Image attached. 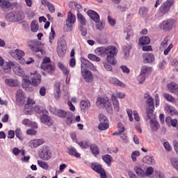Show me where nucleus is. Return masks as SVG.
<instances>
[{
    "instance_id": "obj_1",
    "label": "nucleus",
    "mask_w": 178,
    "mask_h": 178,
    "mask_svg": "<svg viewBox=\"0 0 178 178\" xmlns=\"http://www.w3.org/2000/svg\"><path fill=\"white\" fill-rule=\"evenodd\" d=\"M95 54L100 56H102V55H106V62L113 66H115V65L118 63V61L115 58L118 55V50L115 46L110 45L106 47H97L95 49Z\"/></svg>"
},
{
    "instance_id": "obj_2",
    "label": "nucleus",
    "mask_w": 178,
    "mask_h": 178,
    "mask_svg": "<svg viewBox=\"0 0 178 178\" xmlns=\"http://www.w3.org/2000/svg\"><path fill=\"white\" fill-rule=\"evenodd\" d=\"M81 75L86 81H91L92 74H91L87 69H90V70H93V72H97V67H95L92 63L90 62L88 59L84 58H81Z\"/></svg>"
},
{
    "instance_id": "obj_3",
    "label": "nucleus",
    "mask_w": 178,
    "mask_h": 178,
    "mask_svg": "<svg viewBox=\"0 0 178 178\" xmlns=\"http://www.w3.org/2000/svg\"><path fill=\"white\" fill-rule=\"evenodd\" d=\"M176 20L175 19H165L161 22L159 24L160 30L165 31V33H168V31H172L173 29H176Z\"/></svg>"
},
{
    "instance_id": "obj_4",
    "label": "nucleus",
    "mask_w": 178,
    "mask_h": 178,
    "mask_svg": "<svg viewBox=\"0 0 178 178\" xmlns=\"http://www.w3.org/2000/svg\"><path fill=\"white\" fill-rule=\"evenodd\" d=\"M42 70H47V72L52 74L55 72V65L51 63V58L46 57L43 59V61L40 65Z\"/></svg>"
},
{
    "instance_id": "obj_5",
    "label": "nucleus",
    "mask_w": 178,
    "mask_h": 178,
    "mask_svg": "<svg viewBox=\"0 0 178 178\" xmlns=\"http://www.w3.org/2000/svg\"><path fill=\"white\" fill-rule=\"evenodd\" d=\"M57 54L59 58H63L66 55V49H67V43L65 39H60L57 42Z\"/></svg>"
},
{
    "instance_id": "obj_6",
    "label": "nucleus",
    "mask_w": 178,
    "mask_h": 178,
    "mask_svg": "<svg viewBox=\"0 0 178 178\" xmlns=\"http://www.w3.org/2000/svg\"><path fill=\"white\" fill-rule=\"evenodd\" d=\"M175 0H167L163 2L159 7V13L161 15H166V13H169L170 8L173 6Z\"/></svg>"
},
{
    "instance_id": "obj_7",
    "label": "nucleus",
    "mask_w": 178,
    "mask_h": 178,
    "mask_svg": "<svg viewBox=\"0 0 178 178\" xmlns=\"http://www.w3.org/2000/svg\"><path fill=\"white\" fill-rule=\"evenodd\" d=\"M97 105H103L104 108H106L108 113H113V107H112V104L109 102V100H106L102 97H98L97 101Z\"/></svg>"
},
{
    "instance_id": "obj_8",
    "label": "nucleus",
    "mask_w": 178,
    "mask_h": 178,
    "mask_svg": "<svg viewBox=\"0 0 178 178\" xmlns=\"http://www.w3.org/2000/svg\"><path fill=\"white\" fill-rule=\"evenodd\" d=\"M91 169L95 170L97 173H99V175H100V178H106V172H105V170L103 169L99 163H92L91 164Z\"/></svg>"
},
{
    "instance_id": "obj_9",
    "label": "nucleus",
    "mask_w": 178,
    "mask_h": 178,
    "mask_svg": "<svg viewBox=\"0 0 178 178\" xmlns=\"http://www.w3.org/2000/svg\"><path fill=\"white\" fill-rule=\"evenodd\" d=\"M27 45L31 51L33 52H41L42 49L40 48V45H41V42H40L38 40H28L27 41Z\"/></svg>"
},
{
    "instance_id": "obj_10",
    "label": "nucleus",
    "mask_w": 178,
    "mask_h": 178,
    "mask_svg": "<svg viewBox=\"0 0 178 178\" xmlns=\"http://www.w3.org/2000/svg\"><path fill=\"white\" fill-rule=\"evenodd\" d=\"M40 159L43 161H49L51 159V152L47 147H43L39 154Z\"/></svg>"
},
{
    "instance_id": "obj_11",
    "label": "nucleus",
    "mask_w": 178,
    "mask_h": 178,
    "mask_svg": "<svg viewBox=\"0 0 178 178\" xmlns=\"http://www.w3.org/2000/svg\"><path fill=\"white\" fill-rule=\"evenodd\" d=\"M31 83L32 85L34 86V87H38V86H40L41 84V74L37 73V71H35L33 74L31 73Z\"/></svg>"
},
{
    "instance_id": "obj_12",
    "label": "nucleus",
    "mask_w": 178,
    "mask_h": 178,
    "mask_svg": "<svg viewBox=\"0 0 178 178\" xmlns=\"http://www.w3.org/2000/svg\"><path fill=\"white\" fill-rule=\"evenodd\" d=\"M40 121L42 123H44V124H46L47 126H52L54 124L52 118L48 115V111L47 113H44L40 116Z\"/></svg>"
},
{
    "instance_id": "obj_13",
    "label": "nucleus",
    "mask_w": 178,
    "mask_h": 178,
    "mask_svg": "<svg viewBox=\"0 0 178 178\" xmlns=\"http://www.w3.org/2000/svg\"><path fill=\"white\" fill-rule=\"evenodd\" d=\"M143 63H152L155 60V56L151 53H144L142 56Z\"/></svg>"
},
{
    "instance_id": "obj_14",
    "label": "nucleus",
    "mask_w": 178,
    "mask_h": 178,
    "mask_svg": "<svg viewBox=\"0 0 178 178\" xmlns=\"http://www.w3.org/2000/svg\"><path fill=\"white\" fill-rule=\"evenodd\" d=\"M15 98L18 105H23L24 104V92H23L22 90H17Z\"/></svg>"
},
{
    "instance_id": "obj_15",
    "label": "nucleus",
    "mask_w": 178,
    "mask_h": 178,
    "mask_svg": "<svg viewBox=\"0 0 178 178\" xmlns=\"http://www.w3.org/2000/svg\"><path fill=\"white\" fill-rule=\"evenodd\" d=\"M80 108L82 112H86L91 108V102L88 99H82L80 102Z\"/></svg>"
},
{
    "instance_id": "obj_16",
    "label": "nucleus",
    "mask_w": 178,
    "mask_h": 178,
    "mask_svg": "<svg viewBox=\"0 0 178 178\" xmlns=\"http://www.w3.org/2000/svg\"><path fill=\"white\" fill-rule=\"evenodd\" d=\"M167 88L175 95H178V84L175 82H170L167 84Z\"/></svg>"
},
{
    "instance_id": "obj_17",
    "label": "nucleus",
    "mask_w": 178,
    "mask_h": 178,
    "mask_svg": "<svg viewBox=\"0 0 178 178\" xmlns=\"http://www.w3.org/2000/svg\"><path fill=\"white\" fill-rule=\"evenodd\" d=\"M87 15L92 19L95 23H98L99 22V15L97 13V12L92 10H88L87 11Z\"/></svg>"
},
{
    "instance_id": "obj_18",
    "label": "nucleus",
    "mask_w": 178,
    "mask_h": 178,
    "mask_svg": "<svg viewBox=\"0 0 178 178\" xmlns=\"http://www.w3.org/2000/svg\"><path fill=\"white\" fill-rule=\"evenodd\" d=\"M42 144H44V139H34L29 142V145L31 148H37L40 145H42Z\"/></svg>"
},
{
    "instance_id": "obj_19",
    "label": "nucleus",
    "mask_w": 178,
    "mask_h": 178,
    "mask_svg": "<svg viewBox=\"0 0 178 178\" xmlns=\"http://www.w3.org/2000/svg\"><path fill=\"white\" fill-rule=\"evenodd\" d=\"M70 111H66L65 110L62 109H57L54 112V115L56 116H58V118H60L61 119L66 118L67 115L69 113Z\"/></svg>"
},
{
    "instance_id": "obj_20",
    "label": "nucleus",
    "mask_w": 178,
    "mask_h": 178,
    "mask_svg": "<svg viewBox=\"0 0 178 178\" xmlns=\"http://www.w3.org/2000/svg\"><path fill=\"white\" fill-rule=\"evenodd\" d=\"M144 98L146 100V104L149 108H154V99L151 96H149V93H145L144 95Z\"/></svg>"
},
{
    "instance_id": "obj_21",
    "label": "nucleus",
    "mask_w": 178,
    "mask_h": 178,
    "mask_svg": "<svg viewBox=\"0 0 178 178\" xmlns=\"http://www.w3.org/2000/svg\"><path fill=\"white\" fill-rule=\"evenodd\" d=\"M66 22L70 23V24H74V23H76V16L70 11H69L67 13Z\"/></svg>"
},
{
    "instance_id": "obj_22",
    "label": "nucleus",
    "mask_w": 178,
    "mask_h": 178,
    "mask_svg": "<svg viewBox=\"0 0 178 178\" xmlns=\"http://www.w3.org/2000/svg\"><path fill=\"white\" fill-rule=\"evenodd\" d=\"M111 99H112L113 105L114 106V109L115 112H119L120 109V106L119 105V101L116 99V96L113 95L111 96Z\"/></svg>"
},
{
    "instance_id": "obj_23",
    "label": "nucleus",
    "mask_w": 178,
    "mask_h": 178,
    "mask_svg": "<svg viewBox=\"0 0 178 178\" xmlns=\"http://www.w3.org/2000/svg\"><path fill=\"white\" fill-rule=\"evenodd\" d=\"M109 81L111 84H114V86H118V87H125L124 83L116 78H110Z\"/></svg>"
},
{
    "instance_id": "obj_24",
    "label": "nucleus",
    "mask_w": 178,
    "mask_h": 178,
    "mask_svg": "<svg viewBox=\"0 0 178 178\" xmlns=\"http://www.w3.org/2000/svg\"><path fill=\"white\" fill-rule=\"evenodd\" d=\"M150 127L152 131H157L159 129V123L155 120H150Z\"/></svg>"
},
{
    "instance_id": "obj_25",
    "label": "nucleus",
    "mask_w": 178,
    "mask_h": 178,
    "mask_svg": "<svg viewBox=\"0 0 178 178\" xmlns=\"http://www.w3.org/2000/svg\"><path fill=\"white\" fill-rule=\"evenodd\" d=\"M165 111H167L168 113H169L170 115H177V110H176V108H175V107L167 104L165 106Z\"/></svg>"
},
{
    "instance_id": "obj_26",
    "label": "nucleus",
    "mask_w": 178,
    "mask_h": 178,
    "mask_svg": "<svg viewBox=\"0 0 178 178\" xmlns=\"http://www.w3.org/2000/svg\"><path fill=\"white\" fill-rule=\"evenodd\" d=\"M67 154L72 156H75V158H80L81 155L77 152V150L74 147L68 148Z\"/></svg>"
},
{
    "instance_id": "obj_27",
    "label": "nucleus",
    "mask_w": 178,
    "mask_h": 178,
    "mask_svg": "<svg viewBox=\"0 0 178 178\" xmlns=\"http://www.w3.org/2000/svg\"><path fill=\"white\" fill-rule=\"evenodd\" d=\"M11 6L10 2L8 0H0V8L1 9H9Z\"/></svg>"
},
{
    "instance_id": "obj_28",
    "label": "nucleus",
    "mask_w": 178,
    "mask_h": 178,
    "mask_svg": "<svg viewBox=\"0 0 178 178\" xmlns=\"http://www.w3.org/2000/svg\"><path fill=\"white\" fill-rule=\"evenodd\" d=\"M76 144L83 148V149H87V148H90L91 145H90V141L88 140H83L81 142L76 141Z\"/></svg>"
},
{
    "instance_id": "obj_29",
    "label": "nucleus",
    "mask_w": 178,
    "mask_h": 178,
    "mask_svg": "<svg viewBox=\"0 0 178 178\" xmlns=\"http://www.w3.org/2000/svg\"><path fill=\"white\" fill-rule=\"evenodd\" d=\"M151 42V39L148 36H143L139 39V44L140 45H148Z\"/></svg>"
},
{
    "instance_id": "obj_30",
    "label": "nucleus",
    "mask_w": 178,
    "mask_h": 178,
    "mask_svg": "<svg viewBox=\"0 0 178 178\" xmlns=\"http://www.w3.org/2000/svg\"><path fill=\"white\" fill-rule=\"evenodd\" d=\"M90 148L94 156H97V155H99V149L98 148V146L97 145L95 144L90 145Z\"/></svg>"
},
{
    "instance_id": "obj_31",
    "label": "nucleus",
    "mask_w": 178,
    "mask_h": 178,
    "mask_svg": "<svg viewBox=\"0 0 178 178\" xmlns=\"http://www.w3.org/2000/svg\"><path fill=\"white\" fill-rule=\"evenodd\" d=\"M65 119V123L67 126H70L72 123H73V113H70V111L68 113V114L66 115Z\"/></svg>"
},
{
    "instance_id": "obj_32",
    "label": "nucleus",
    "mask_w": 178,
    "mask_h": 178,
    "mask_svg": "<svg viewBox=\"0 0 178 178\" xmlns=\"http://www.w3.org/2000/svg\"><path fill=\"white\" fill-rule=\"evenodd\" d=\"M102 159L108 165V166H111L112 163V156L109 154H106L105 156H102Z\"/></svg>"
},
{
    "instance_id": "obj_33",
    "label": "nucleus",
    "mask_w": 178,
    "mask_h": 178,
    "mask_svg": "<svg viewBox=\"0 0 178 178\" xmlns=\"http://www.w3.org/2000/svg\"><path fill=\"white\" fill-rule=\"evenodd\" d=\"M5 83H6V84H8V86H10V87H16L19 84L17 81H16L13 79H6Z\"/></svg>"
},
{
    "instance_id": "obj_34",
    "label": "nucleus",
    "mask_w": 178,
    "mask_h": 178,
    "mask_svg": "<svg viewBox=\"0 0 178 178\" xmlns=\"http://www.w3.org/2000/svg\"><path fill=\"white\" fill-rule=\"evenodd\" d=\"M38 165H39V166L42 168V169H44V170H48V169H49V165H48V163L42 161V160H38Z\"/></svg>"
},
{
    "instance_id": "obj_35",
    "label": "nucleus",
    "mask_w": 178,
    "mask_h": 178,
    "mask_svg": "<svg viewBox=\"0 0 178 178\" xmlns=\"http://www.w3.org/2000/svg\"><path fill=\"white\" fill-rule=\"evenodd\" d=\"M77 19L81 26H86V17L81 13H77Z\"/></svg>"
},
{
    "instance_id": "obj_36",
    "label": "nucleus",
    "mask_w": 178,
    "mask_h": 178,
    "mask_svg": "<svg viewBox=\"0 0 178 178\" xmlns=\"http://www.w3.org/2000/svg\"><path fill=\"white\" fill-rule=\"evenodd\" d=\"M55 37H56V33H55V30L54 29V27L51 28V32L49 33V42L51 45H52V41L55 40Z\"/></svg>"
},
{
    "instance_id": "obj_37",
    "label": "nucleus",
    "mask_w": 178,
    "mask_h": 178,
    "mask_svg": "<svg viewBox=\"0 0 178 178\" xmlns=\"http://www.w3.org/2000/svg\"><path fill=\"white\" fill-rule=\"evenodd\" d=\"M99 130L103 131L104 130H108L109 129V124L107 122H100L98 125Z\"/></svg>"
},
{
    "instance_id": "obj_38",
    "label": "nucleus",
    "mask_w": 178,
    "mask_h": 178,
    "mask_svg": "<svg viewBox=\"0 0 178 178\" xmlns=\"http://www.w3.org/2000/svg\"><path fill=\"white\" fill-rule=\"evenodd\" d=\"M149 73H151V67L146 66V65H143L141 67V71H140V74H149Z\"/></svg>"
},
{
    "instance_id": "obj_39",
    "label": "nucleus",
    "mask_w": 178,
    "mask_h": 178,
    "mask_svg": "<svg viewBox=\"0 0 178 178\" xmlns=\"http://www.w3.org/2000/svg\"><path fill=\"white\" fill-rule=\"evenodd\" d=\"M88 58L90 60H92V62H101V58L92 54H89Z\"/></svg>"
},
{
    "instance_id": "obj_40",
    "label": "nucleus",
    "mask_w": 178,
    "mask_h": 178,
    "mask_svg": "<svg viewBox=\"0 0 178 178\" xmlns=\"http://www.w3.org/2000/svg\"><path fill=\"white\" fill-rule=\"evenodd\" d=\"M13 72H15V73H16V74H19V73H22V72H23L22 68L20 67V65L19 64L15 63H13Z\"/></svg>"
},
{
    "instance_id": "obj_41",
    "label": "nucleus",
    "mask_w": 178,
    "mask_h": 178,
    "mask_svg": "<svg viewBox=\"0 0 178 178\" xmlns=\"http://www.w3.org/2000/svg\"><path fill=\"white\" fill-rule=\"evenodd\" d=\"M31 30L33 33H37L38 31V23L35 21H33L31 24Z\"/></svg>"
},
{
    "instance_id": "obj_42",
    "label": "nucleus",
    "mask_w": 178,
    "mask_h": 178,
    "mask_svg": "<svg viewBox=\"0 0 178 178\" xmlns=\"http://www.w3.org/2000/svg\"><path fill=\"white\" fill-rule=\"evenodd\" d=\"M33 109L36 113H42V115L43 113H48V111H47L46 109H43L38 106H35Z\"/></svg>"
},
{
    "instance_id": "obj_43",
    "label": "nucleus",
    "mask_w": 178,
    "mask_h": 178,
    "mask_svg": "<svg viewBox=\"0 0 178 178\" xmlns=\"http://www.w3.org/2000/svg\"><path fill=\"white\" fill-rule=\"evenodd\" d=\"M13 54L17 55L18 59H22V58L24 56V51H23L22 50L16 49L14 51V52L11 54V55H13Z\"/></svg>"
},
{
    "instance_id": "obj_44",
    "label": "nucleus",
    "mask_w": 178,
    "mask_h": 178,
    "mask_svg": "<svg viewBox=\"0 0 178 178\" xmlns=\"http://www.w3.org/2000/svg\"><path fill=\"white\" fill-rule=\"evenodd\" d=\"M143 162L147 165H152L154 163V158L152 156H146L143 159Z\"/></svg>"
},
{
    "instance_id": "obj_45",
    "label": "nucleus",
    "mask_w": 178,
    "mask_h": 178,
    "mask_svg": "<svg viewBox=\"0 0 178 178\" xmlns=\"http://www.w3.org/2000/svg\"><path fill=\"white\" fill-rule=\"evenodd\" d=\"M170 162H171V165L174 168V169H176V170L178 171V159L172 158V159H170Z\"/></svg>"
},
{
    "instance_id": "obj_46",
    "label": "nucleus",
    "mask_w": 178,
    "mask_h": 178,
    "mask_svg": "<svg viewBox=\"0 0 178 178\" xmlns=\"http://www.w3.org/2000/svg\"><path fill=\"white\" fill-rule=\"evenodd\" d=\"M13 67V62H8L3 66V70L4 72H6V70H10L12 67Z\"/></svg>"
},
{
    "instance_id": "obj_47",
    "label": "nucleus",
    "mask_w": 178,
    "mask_h": 178,
    "mask_svg": "<svg viewBox=\"0 0 178 178\" xmlns=\"http://www.w3.org/2000/svg\"><path fill=\"white\" fill-rule=\"evenodd\" d=\"M96 24V29L97 30H104V29L105 28V23L101 22V21H97V22H95Z\"/></svg>"
},
{
    "instance_id": "obj_48",
    "label": "nucleus",
    "mask_w": 178,
    "mask_h": 178,
    "mask_svg": "<svg viewBox=\"0 0 178 178\" xmlns=\"http://www.w3.org/2000/svg\"><path fill=\"white\" fill-rule=\"evenodd\" d=\"M163 97L167 101H169L170 102H175V97H173L172 95H169V93H164Z\"/></svg>"
},
{
    "instance_id": "obj_49",
    "label": "nucleus",
    "mask_w": 178,
    "mask_h": 178,
    "mask_svg": "<svg viewBox=\"0 0 178 178\" xmlns=\"http://www.w3.org/2000/svg\"><path fill=\"white\" fill-rule=\"evenodd\" d=\"M31 105H35V102H34V100H33L32 99L28 98L26 104H25L24 106L25 111L26 109H29V106H31Z\"/></svg>"
},
{
    "instance_id": "obj_50",
    "label": "nucleus",
    "mask_w": 178,
    "mask_h": 178,
    "mask_svg": "<svg viewBox=\"0 0 178 178\" xmlns=\"http://www.w3.org/2000/svg\"><path fill=\"white\" fill-rule=\"evenodd\" d=\"M136 173L140 177H144V176H145V172H144L143 168H136Z\"/></svg>"
},
{
    "instance_id": "obj_51",
    "label": "nucleus",
    "mask_w": 178,
    "mask_h": 178,
    "mask_svg": "<svg viewBox=\"0 0 178 178\" xmlns=\"http://www.w3.org/2000/svg\"><path fill=\"white\" fill-rule=\"evenodd\" d=\"M15 136L20 141H23V136L22 135V130L19 128L16 129Z\"/></svg>"
},
{
    "instance_id": "obj_52",
    "label": "nucleus",
    "mask_w": 178,
    "mask_h": 178,
    "mask_svg": "<svg viewBox=\"0 0 178 178\" xmlns=\"http://www.w3.org/2000/svg\"><path fill=\"white\" fill-rule=\"evenodd\" d=\"M147 13H148V8L145 7H141L139 10V15L140 16H147Z\"/></svg>"
},
{
    "instance_id": "obj_53",
    "label": "nucleus",
    "mask_w": 178,
    "mask_h": 178,
    "mask_svg": "<svg viewBox=\"0 0 178 178\" xmlns=\"http://www.w3.org/2000/svg\"><path fill=\"white\" fill-rule=\"evenodd\" d=\"M140 155V152L138 151H134L131 153V158L133 161V162H136L137 161V156Z\"/></svg>"
},
{
    "instance_id": "obj_54",
    "label": "nucleus",
    "mask_w": 178,
    "mask_h": 178,
    "mask_svg": "<svg viewBox=\"0 0 178 178\" xmlns=\"http://www.w3.org/2000/svg\"><path fill=\"white\" fill-rule=\"evenodd\" d=\"M72 30H73V24L68 23L64 26L65 31H67V33H69L72 31Z\"/></svg>"
},
{
    "instance_id": "obj_55",
    "label": "nucleus",
    "mask_w": 178,
    "mask_h": 178,
    "mask_svg": "<svg viewBox=\"0 0 178 178\" xmlns=\"http://www.w3.org/2000/svg\"><path fill=\"white\" fill-rule=\"evenodd\" d=\"M17 20H23L24 19V14L22 12H18L14 15Z\"/></svg>"
},
{
    "instance_id": "obj_56",
    "label": "nucleus",
    "mask_w": 178,
    "mask_h": 178,
    "mask_svg": "<svg viewBox=\"0 0 178 178\" xmlns=\"http://www.w3.org/2000/svg\"><path fill=\"white\" fill-rule=\"evenodd\" d=\"M153 113H154V108L148 107L147 108V115L149 119H151V118H152Z\"/></svg>"
},
{
    "instance_id": "obj_57",
    "label": "nucleus",
    "mask_w": 178,
    "mask_h": 178,
    "mask_svg": "<svg viewBox=\"0 0 178 178\" xmlns=\"http://www.w3.org/2000/svg\"><path fill=\"white\" fill-rule=\"evenodd\" d=\"M54 89L57 94V95H59V92H60V82H56L54 84Z\"/></svg>"
},
{
    "instance_id": "obj_58",
    "label": "nucleus",
    "mask_w": 178,
    "mask_h": 178,
    "mask_svg": "<svg viewBox=\"0 0 178 178\" xmlns=\"http://www.w3.org/2000/svg\"><path fill=\"white\" fill-rule=\"evenodd\" d=\"M98 118H99V120L100 123H104V122H108V118L104 114L99 115Z\"/></svg>"
},
{
    "instance_id": "obj_59",
    "label": "nucleus",
    "mask_w": 178,
    "mask_h": 178,
    "mask_svg": "<svg viewBox=\"0 0 178 178\" xmlns=\"http://www.w3.org/2000/svg\"><path fill=\"white\" fill-rule=\"evenodd\" d=\"M108 23L110 24V26H112L113 27L115 24H116V20L113 19L110 15L107 17Z\"/></svg>"
},
{
    "instance_id": "obj_60",
    "label": "nucleus",
    "mask_w": 178,
    "mask_h": 178,
    "mask_svg": "<svg viewBox=\"0 0 178 178\" xmlns=\"http://www.w3.org/2000/svg\"><path fill=\"white\" fill-rule=\"evenodd\" d=\"M168 38H165L161 43L160 45V49H165V48H166V47H168Z\"/></svg>"
},
{
    "instance_id": "obj_61",
    "label": "nucleus",
    "mask_w": 178,
    "mask_h": 178,
    "mask_svg": "<svg viewBox=\"0 0 178 178\" xmlns=\"http://www.w3.org/2000/svg\"><path fill=\"white\" fill-rule=\"evenodd\" d=\"M120 138L122 140V141L125 143H129V138L127 137V135L126 134L122 133L120 134Z\"/></svg>"
},
{
    "instance_id": "obj_62",
    "label": "nucleus",
    "mask_w": 178,
    "mask_h": 178,
    "mask_svg": "<svg viewBox=\"0 0 178 178\" xmlns=\"http://www.w3.org/2000/svg\"><path fill=\"white\" fill-rule=\"evenodd\" d=\"M172 48H173V44H170L168 47V48H166L164 51L163 54L164 55H168L169 52H170V50L172 49Z\"/></svg>"
},
{
    "instance_id": "obj_63",
    "label": "nucleus",
    "mask_w": 178,
    "mask_h": 178,
    "mask_svg": "<svg viewBox=\"0 0 178 178\" xmlns=\"http://www.w3.org/2000/svg\"><path fill=\"white\" fill-rule=\"evenodd\" d=\"M145 173V176H151L154 173V168L152 167H149Z\"/></svg>"
},
{
    "instance_id": "obj_64",
    "label": "nucleus",
    "mask_w": 178,
    "mask_h": 178,
    "mask_svg": "<svg viewBox=\"0 0 178 178\" xmlns=\"http://www.w3.org/2000/svg\"><path fill=\"white\" fill-rule=\"evenodd\" d=\"M33 122H31L30 120L27 118H25L22 120V124H24V126H31Z\"/></svg>"
}]
</instances>
